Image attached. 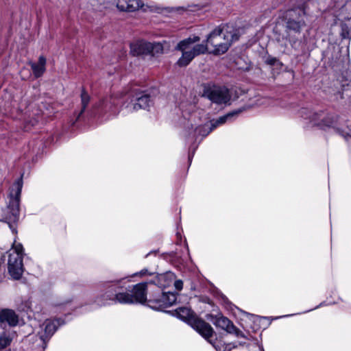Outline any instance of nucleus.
<instances>
[{"label":"nucleus","mask_w":351,"mask_h":351,"mask_svg":"<svg viewBox=\"0 0 351 351\" xmlns=\"http://www.w3.org/2000/svg\"><path fill=\"white\" fill-rule=\"evenodd\" d=\"M239 29L232 25H220L207 36L206 40L202 43L196 44L200 40L198 36L185 38L175 47L176 50L182 53L176 64L180 67L188 66L196 56L206 53L208 46L213 48L211 52L213 54H223L234 42L239 40Z\"/></svg>","instance_id":"nucleus-1"},{"label":"nucleus","mask_w":351,"mask_h":351,"mask_svg":"<svg viewBox=\"0 0 351 351\" xmlns=\"http://www.w3.org/2000/svg\"><path fill=\"white\" fill-rule=\"evenodd\" d=\"M146 275L151 276L152 273L147 269H143L131 276L104 282L101 285L103 293L97 297L95 302L100 306H106L110 302L121 304L145 303L147 301V283L141 282L132 285L130 282L132 277Z\"/></svg>","instance_id":"nucleus-2"},{"label":"nucleus","mask_w":351,"mask_h":351,"mask_svg":"<svg viewBox=\"0 0 351 351\" xmlns=\"http://www.w3.org/2000/svg\"><path fill=\"white\" fill-rule=\"evenodd\" d=\"M298 116L304 120V124L306 128L317 127L324 130L332 128L346 140L351 139V129L343 127L341 121L336 114L325 111L314 112L302 108L298 111Z\"/></svg>","instance_id":"nucleus-3"},{"label":"nucleus","mask_w":351,"mask_h":351,"mask_svg":"<svg viewBox=\"0 0 351 351\" xmlns=\"http://www.w3.org/2000/svg\"><path fill=\"white\" fill-rule=\"evenodd\" d=\"M23 185L22 176L12 185L9 194L8 206L2 210V217L0 219L8 223L12 233L16 234V223L19 219L20 199Z\"/></svg>","instance_id":"nucleus-4"},{"label":"nucleus","mask_w":351,"mask_h":351,"mask_svg":"<svg viewBox=\"0 0 351 351\" xmlns=\"http://www.w3.org/2000/svg\"><path fill=\"white\" fill-rule=\"evenodd\" d=\"M190 108L193 110V112H187L186 110H183V116L188 119L189 122L191 125L190 131L189 132V134L187 136L188 141L194 140L193 144L189 147V160H191L193 158L195 151L197 149L199 143L202 141V140L206 137L210 132L213 131V128L210 126V124L208 123L197 125L196 118L201 114L200 110H194L195 106L194 105H190Z\"/></svg>","instance_id":"nucleus-5"},{"label":"nucleus","mask_w":351,"mask_h":351,"mask_svg":"<svg viewBox=\"0 0 351 351\" xmlns=\"http://www.w3.org/2000/svg\"><path fill=\"white\" fill-rule=\"evenodd\" d=\"M175 315L181 320L189 324L204 338L208 339L212 337L214 331L211 326L199 319L189 308L180 307L175 311Z\"/></svg>","instance_id":"nucleus-6"},{"label":"nucleus","mask_w":351,"mask_h":351,"mask_svg":"<svg viewBox=\"0 0 351 351\" xmlns=\"http://www.w3.org/2000/svg\"><path fill=\"white\" fill-rule=\"evenodd\" d=\"M333 14L341 22V36L348 38L351 34V0H333Z\"/></svg>","instance_id":"nucleus-7"},{"label":"nucleus","mask_w":351,"mask_h":351,"mask_svg":"<svg viewBox=\"0 0 351 351\" xmlns=\"http://www.w3.org/2000/svg\"><path fill=\"white\" fill-rule=\"evenodd\" d=\"M23 256V245L21 243L14 244L9 252L8 263V273L14 280H19L24 271Z\"/></svg>","instance_id":"nucleus-8"},{"label":"nucleus","mask_w":351,"mask_h":351,"mask_svg":"<svg viewBox=\"0 0 351 351\" xmlns=\"http://www.w3.org/2000/svg\"><path fill=\"white\" fill-rule=\"evenodd\" d=\"M164 47L161 43H150L144 40H136L130 44V52L133 56H158L163 53Z\"/></svg>","instance_id":"nucleus-9"},{"label":"nucleus","mask_w":351,"mask_h":351,"mask_svg":"<svg viewBox=\"0 0 351 351\" xmlns=\"http://www.w3.org/2000/svg\"><path fill=\"white\" fill-rule=\"evenodd\" d=\"M203 96L217 105L230 104L231 99L229 90L225 86H205Z\"/></svg>","instance_id":"nucleus-10"},{"label":"nucleus","mask_w":351,"mask_h":351,"mask_svg":"<svg viewBox=\"0 0 351 351\" xmlns=\"http://www.w3.org/2000/svg\"><path fill=\"white\" fill-rule=\"evenodd\" d=\"M304 15L303 6L288 10L286 14L287 30L300 33L302 27L305 26Z\"/></svg>","instance_id":"nucleus-11"},{"label":"nucleus","mask_w":351,"mask_h":351,"mask_svg":"<svg viewBox=\"0 0 351 351\" xmlns=\"http://www.w3.org/2000/svg\"><path fill=\"white\" fill-rule=\"evenodd\" d=\"M154 104L153 97L145 92H138L132 97L129 103H125L123 106L128 112H132L139 109H149Z\"/></svg>","instance_id":"nucleus-12"},{"label":"nucleus","mask_w":351,"mask_h":351,"mask_svg":"<svg viewBox=\"0 0 351 351\" xmlns=\"http://www.w3.org/2000/svg\"><path fill=\"white\" fill-rule=\"evenodd\" d=\"M117 9L122 12H133L141 9L143 11H154L153 5L145 4L142 0H116Z\"/></svg>","instance_id":"nucleus-13"},{"label":"nucleus","mask_w":351,"mask_h":351,"mask_svg":"<svg viewBox=\"0 0 351 351\" xmlns=\"http://www.w3.org/2000/svg\"><path fill=\"white\" fill-rule=\"evenodd\" d=\"M63 324H64V322L61 318L46 319L40 326V331L39 335L43 345L46 346L47 341L51 337L58 327Z\"/></svg>","instance_id":"nucleus-14"},{"label":"nucleus","mask_w":351,"mask_h":351,"mask_svg":"<svg viewBox=\"0 0 351 351\" xmlns=\"http://www.w3.org/2000/svg\"><path fill=\"white\" fill-rule=\"evenodd\" d=\"M177 297L175 293L163 292L155 299L148 300L149 306L152 308L162 310L172 306L176 302Z\"/></svg>","instance_id":"nucleus-15"},{"label":"nucleus","mask_w":351,"mask_h":351,"mask_svg":"<svg viewBox=\"0 0 351 351\" xmlns=\"http://www.w3.org/2000/svg\"><path fill=\"white\" fill-rule=\"evenodd\" d=\"M19 315L14 310L11 308H0V326L2 328L6 327H16L19 324Z\"/></svg>","instance_id":"nucleus-16"},{"label":"nucleus","mask_w":351,"mask_h":351,"mask_svg":"<svg viewBox=\"0 0 351 351\" xmlns=\"http://www.w3.org/2000/svg\"><path fill=\"white\" fill-rule=\"evenodd\" d=\"M214 324L217 327L226 330L227 332L234 335L237 337L246 338L243 332L237 328L233 323L226 317H216Z\"/></svg>","instance_id":"nucleus-17"},{"label":"nucleus","mask_w":351,"mask_h":351,"mask_svg":"<svg viewBox=\"0 0 351 351\" xmlns=\"http://www.w3.org/2000/svg\"><path fill=\"white\" fill-rule=\"evenodd\" d=\"M119 104V98L115 95L107 96L99 101L96 108L102 112L115 114L117 106Z\"/></svg>","instance_id":"nucleus-18"},{"label":"nucleus","mask_w":351,"mask_h":351,"mask_svg":"<svg viewBox=\"0 0 351 351\" xmlns=\"http://www.w3.org/2000/svg\"><path fill=\"white\" fill-rule=\"evenodd\" d=\"M175 279V275L172 272L158 274L152 281L154 284L160 288L169 287Z\"/></svg>","instance_id":"nucleus-19"},{"label":"nucleus","mask_w":351,"mask_h":351,"mask_svg":"<svg viewBox=\"0 0 351 351\" xmlns=\"http://www.w3.org/2000/svg\"><path fill=\"white\" fill-rule=\"evenodd\" d=\"M71 300H52L47 304L48 311L53 313L63 312L65 308L70 304Z\"/></svg>","instance_id":"nucleus-20"},{"label":"nucleus","mask_w":351,"mask_h":351,"mask_svg":"<svg viewBox=\"0 0 351 351\" xmlns=\"http://www.w3.org/2000/svg\"><path fill=\"white\" fill-rule=\"evenodd\" d=\"M242 112L241 109L233 110L232 112H228V114L219 117L216 120H213L210 122V126L213 128V130L215 129L217 127L224 124L227 121H233L236 117L238 116L239 113Z\"/></svg>","instance_id":"nucleus-21"},{"label":"nucleus","mask_w":351,"mask_h":351,"mask_svg":"<svg viewBox=\"0 0 351 351\" xmlns=\"http://www.w3.org/2000/svg\"><path fill=\"white\" fill-rule=\"evenodd\" d=\"M17 334L13 330H5L0 335V351L9 346L16 338Z\"/></svg>","instance_id":"nucleus-22"},{"label":"nucleus","mask_w":351,"mask_h":351,"mask_svg":"<svg viewBox=\"0 0 351 351\" xmlns=\"http://www.w3.org/2000/svg\"><path fill=\"white\" fill-rule=\"evenodd\" d=\"M46 59L43 56H40L37 63L32 64V69L34 75L38 77L43 75L45 70Z\"/></svg>","instance_id":"nucleus-23"},{"label":"nucleus","mask_w":351,"mask_h":351,"mask_svg":"<svg viewBox=\"0 0 351 351\" xmlns=\"http://www.w3.org/2000/svg\"><path fill=\"white\" fill-rule=\"evenodd\" d=\"M210 337L208 339H206L208 340L209 343H210L217 350V351H230L232 348H237L239 346H244L245 342H233V343H223L222 345V348H224V350H222L221 347L219 346V344L213 343L211 340L209 339Z\"/></svg>","instance_id":"nucleus-24"},{"label":"nucleus","mask_w":351,"mask_h":351,"mask_svg":"<svg viewBox=\"0 0 351 351\" xmlns=\"http://www.w3.org/2000/svg\"><path fill=\"white\" fill-rule=\"evenodd\" d=\"M89 101H90L89 95L84 90H82V93H81L82 110H81L80 112L78 114L77 119H79L80 115L83 113V112L86 109V106H88Z\"/></svg>","instance_id":"nucleus-25"},{"label":"nucleus","mask_w":351,"mask_h":351,"mask_svg":"<svg viewBox=\"0 0 351 351\" xmlns=\"http://www.w3.org/2000/svg\"><path fill=\"white\" fill-rule=\"evenodd\" d=\"M32 302L28 299L22 302L21 310L23 311H32Z\"/></svg>","instance_id":"nucleus-26"},{"label":"nucleus","mask_w":351,"mask_h":351,"mask_svg":"<svg viewBox=\"0 0 351 351\" xmlns=\"http://www.w3.org/2000/svg\"><path fill=\"white\" fill-rule=\"evenodd\" d=\"M174 287L178 291L182 290L183 287V282L181 280H175Z\"/></svg>","instance_id":"nucleus-27"},{"label":"nucleus","mask_w":351,"mask_h":351,"mask_svg":"<svg viewBox=\"0 0 351 351\" xmlns=\"http://www.w3.org/2000/svg\"><path fill=\"white\" fill-rule=\"evenodd\" d=\"M28 108V106H27V104L25 103V99H23L21 102L20 103L19 110L21 112H23V111L26 110V108Z\"/></svg>","instance_id":"nucleus-28"},{"label":"nucleus","mask_w":351,"mask_h":351,"mask_svg":"<svg viewBox=\"0 0 351 351\" xmlns=\"http://www.w3.org/2000/svg\"><path fill=\"white\" fill-rule=\"evenodd\" d=\"M37 122H38V120L34 119L32 121H30L29 123H27V124L25 126V130H29L30 129V125L33 126Z\"/></svg>","instance_id":"nucleus-29"},{"label":"nucleus","mask_w":351,"mask_h":351,"mask_svg":"<svg viewBox=\"0 0 351 351\" xmlns=\"http://www.w3.org/2000/svg\"><path fill=\"white\" fill-rule=\"evenodd\" d=\"M277 61L276 58H269L267 60V63L270 64V65H274L276 62Z\"/></svg>","instance_id":"nucleus-30"},{"label":"nucleus","mask_w":351,"mask_h":351,"mask_svg":"<svg viewBox=\"0 0 351 351\" xmlns=\"http://www.w3.org/2000/svg\"><path fill=\"white\" fill-rule=\"evenodd\" d=\"M343 91L348 90L350 88V87H351V81H350V82L347 84V88H346L345 84H343Z\"/></svg>","instance_id":"nucleus-31"},{"label":"nucleus","mask_w":351,"mask_h":351,"mask_svg":"<svg viewBox=\"0 0 351 351\" xmlns=\"http://www.w3.org/2000/svg\"><path fill=\"white\" fill-rule=\"evenodd\" d=\"M214 343L219 344L220 347H222V345L223 344L221 342H215ZM221 349L222 350H224V348H221Z\"/></svg>","instance_id":"nucleus-32"},{"label":"nucleus","mask_w":351,"mask_h":351,"mask_svg":"<svg viewBox=\"0 0 351 351\" xmlns=\"http://www.w3.org/2000/svg\"><path fill=\"white\" fill-rule=\"evenodd\" d=\"M260 350H261V351H264V350H263V347H262V346H260Z\"/></svg>","instance_id":"nucleus-33"}]
</instances>
